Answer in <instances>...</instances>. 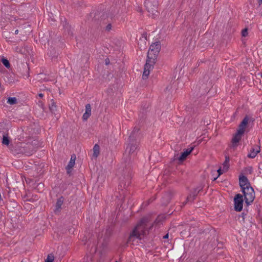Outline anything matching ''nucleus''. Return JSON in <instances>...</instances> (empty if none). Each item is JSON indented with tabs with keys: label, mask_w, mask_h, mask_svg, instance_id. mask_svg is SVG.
<instances>
[{
	"label": "nucleus",
	"mask_w": 262,
	"mask_h": 262,
	"mask_svg": "<svg viewBox=\"0 0 262 262\" xmlns=\"http://www.w3.org/2000/svg\"><path fill=\"white\" fill-rule=\"evenodd\" d=\"M132 162L127 161V163H122L118 168L117 172V176L119 180V189H121L120 195H123V198L125 197L127 191L124 190L129 185L132 179Z\"/></svg>",
	"instance_id": "1"
},
{
	"label": "nucleus",
	"mask_w": 262,
	"mask_h": 262,
	"mask_svg": "<svg viewBox=\"0 0 262 262\" xmlns=\"http://www.w3.org/2000/svg\"><path fill=\"white\" fill-rule=\"evenodd\" d=\"M150 216L142 217L130 232L127 243L133 244L134 238L141 239V236L148 234L149 231L152 229L154 226L153 223H150Z\"/></svg>",
	"instance_id": "2"
},
{
	"label": "nucleus",
	"mask_w": 262,
	"mask_h": 262,
	"mask_svg": "<svg viewBox=\"0 0 262 262\" xmlns=\"http://www.w3.org/2000/svg\"><path fill=\"white\" fill-rule=\"evenodd\" d=\"M127 143L123 154V161L127 163V161L132 162V159L136 155L138 150V142L134 139H128Z\"/></svg>",
	"instance_id": "3"
},
{
	"label": "nucleus",
	"mask_w": 262,
	"mask_h": 262,
	"mask_svg": "<svg viewBox=\"0 0 262 262\" xmlns=\"http://www.w3.org/2000/svg\"><path fill=\"white\" fill-rule=\"evenodd\" d=\"M36 144L35 142H21L17 143L14 147V152L16 154H24L26 156L32 155L36 150Z\"/></svg>",
	"instance_id": "4"
},
{
	"label": "nucleus",
	"mask_w": 262,
	"mask_h": 262,
	"mask_svg": "<svg viewBox=\"0 0 262 262\" xmlns=\"http://www.w3.org/2000/svg\"><path fill=\"white\" fill-rule=\"evenodd\" d=\"M249 121V117L246 115L240 123L238 126V129L236 133L233 136L232 139V147L235 148L237 147V143L242 139V136L244 135L245 128L247 126Z\"/></svg>",
	"instance_id": "5"
},
{
	"label": "nucleus",
	"mask_w": 262,
	"mask_h": 262,
	"mask_svg": "<svg viewBox=\"0 0 262 262\" xmlns=\"http://www.w3.org/2000/svg\"><path fill=\"white\" fill-rule=\"evenodd\" d=\"M161 50V43L160 41H157L150 45L147 56V59L152 63H156L157 57Z\"/></svg>",
	"instance_id": "6"
},
{
	"label": "nucleus",
	"mask_w": 262,
	"mask_h": 262,
	"mask_svg": "<svg viewBox=\"0 0 262 262\" xmlns=\"http://www.w3.org/2000/svg\"><path fill=\"white\" fill-rule=\"evenodd\" d=\"M242 191L243 193L245 203L247 206L249 205L255 199L254 189L251 186H246L245 188L242 189Z\"/></svg>",
	"instance_id": "7"
},
{
	"label": "nucleus",
	"mask_w": 262,
	"mask_h": 262,
	"mask_svg": "<svg viewBox=\"0 0 262 262\" xmlns=\"http://www.w3.org/2000/svg\"><path fill=\"white\" fill-rule=\"evenodd\" d=\"M144 6L147 11L154 15L155 12H157L158 1V0H145Z\"/></svg>",
	"instance_id": "8"
},
{
	"label": "nucleus",
	"mask_w": 262,
	"mask_h": 262,
	"mask_svg": "<svg viewBox=\"0 0 262 262\" xmlns=\"http://www.w3.org/2000/svg\"><path fill=\"white\" fill-rule=\"evenodd\" d=\"M192 90L194 91V94L201 96L207 94L209 91V89L206 83L200 82Z\"/></svg>",
	"instance_id": "9"
},
{
	"label": "nucleus",
	"mask_w": 262,
	"mask_h": 262,
	"mask_svg": "<svg viewBox=\"0 0 262 262\" xmlns=\"http://www.w3.org/2000/svg\"><path fill=\"white\" fill-rule=\"evenodd\" d=\"M243 196L242 194H236L234 198V210L236 211H241L243 207Z\"/></svg>",
	"instance_id": "10"
},
{
	"label": "nucleus",
	"mask_w": 262,
	"mask_h": 262,
	"mask_svg": "<svg viewBox=\"0 0 262 262\" xmlns=\"http://www.w3.org/2000/svg\"><path fill=\"white\" fill-rule=\"evenodd\" d=\"M155 63H152L149 60H146V63L144 66V70L142 75V78L146 79L148 78L150 70L153 69Z\"/></svg>",
	"instance_id": "11"
},
{
	"label": "nucleus",
	"mask_w": 262,
	"mask_h": 262,
	"mask_svg": "<svg viewBox=\"0 0 262 262\" xmlns=\"http://www.w3.org/2000/svg\"><path fill=\"white\" fill-rule=\"evenodd\" d=\"M204 186L202 184L199 185L195 188L187 198V201H193L197 196L198 194L203 189Z\"/></svg>",
	"instance_id": "12"
},
{
	"label": "nucleus",
	"mask_w": 262,
	"mask_h": 262,
	"mask_svg": "<svg viewBox=\"0 0 262 262\" xmlns=\"http://www.w3.org/2000/svg\"><path fill=\"white\" fill-rule=\"evenodd\" d=\"M173 192L171 191H169L165 192L161 199V203L162 205L166 206L167 205L171 200L172 196H173Z\"/></svg>",
	"instance_id": "13"
},
{
	"label": "nucleus",
	"mask_w": 262,
	"mask_h": 262,
	"mask_svg": "<svg viewBox=\"0 0 262 262\" xmlns=\"http://www.w3.org/2000/svg\"><path fill=\"white\" fill-rule=\"evenodd\" d=\"M76 159V157L75 154H73L72 155H71L70 160L68 164L67 165V174H70L71 172V169L74 167L75 165Z\"/></svg>",
	"instance_id": "14"
},
{
	"label": "nucleus",
	"mask_w": 262,
	"mask_h": 262,
	"mask_svg": "<svg viewBox=\"0 0 262 262\" xmlns=\"http://www.w3.org/2000/svg\"><path fill=\"white\" fill-rule=\"evenodd\" d=\"M239 186L241 188V189H243V188H245L246 186H250V184L249 182V181L247 178L243 175L240 176L239 177Z\"/></svg>",
	"instance_id": "15"
},
{
	"label": "nucleus",
	"mask_w": 262,
	"mask_h": 262,
	"mask_svg": "<svg viewBox=\"0 0 262 262\" xmlns=\"http://www.w3.org/2000/svg\"><path fill=\"white\" fill-rule=\"evenodd\" d=\"M193 149V146L189 148L186 149L184 152H181L180 156L178 158L179 161L183 162L185 160L187 156L190 154Z\"/></svg>",
	"instance_id": "16"
},
{
	"label": "nucleus",
	"mask_w": 262,
	"mask_h": 262,
	"mask_svg": "<svg viewBox=\"0 0 262 262\" xmlns=\"http://www.w3.org/2000/svg\"><path fill=\"white\" fill-rule=\"evenodd\" d=\"M259 152L260 146L256 145L255 148H252L250 150V152L248 154L247 157L249 158H254Z\"/></svg>",
	"instance_id": "17"
},
{
	"label": "nucleus",
	"mask_w": 262,
	"mask_h": 262,
	"mask_svg": "<svg viewBox=\"0 0 262 262\" xmlns=\"http://www.w3.org/2000/svg\"><path fill=\"white\" fill-rule=\"evenodd\" d=\"M140 130V128L138 127H135L133 131L132 132L130 136L128 137V139H134V140L137 141V138L139 137V132Z\"/></svg>",
	"instance_id": "18"
},
{
	"label": "nucleus",
	"mask_w": 262,
	"mask_h": 262,
	"mask_svg": "<svg viewBox=\"0 0 262 262\" xmlns=\"http://www.w3.org/2000/svg\"><path fill=\"white\" fill-rule=\"evenodd\" d=\"M64 198L63 196L60 197L58 200L56 204L55 212L57 213L60 211L61 207L63 204L64 201Z\"/></svg>",
	"instance_id": "19"
},
{
	"label": "nucleus",
	"mask_w": 262,
	"mask_h": 262,
	"mask_svg": "<svg viewBox=\"0 0 262 262\" xmlns=\"http://www.w3.org/2000/svg\"><path fill=\"white\" fill-rule=\"evenodd\" d=\"M0 135L3 136L2 143L4 145H9L10 140L8 138V134H6L4 131L0 132Z\"/></svg>",
	"instance_id": "20"
},
{
	"label": "nucleus",
	"mask_w": 262,
	"mask_h": 262,
	"mask_svg": "<svg viewBox=\"0 0 262 262\" xmlns=\"http://www.w3.org/2000/svg\"><path fill=\"white\" fill-rule=\"evenodd\" d=\"M49 107L50 111L53 114H55V112L57 110V106L56 105V103L53 99H51L49 104Z\"/></svg>",
	"instance_id": "21"
},
{
	"label": "nucleus",
	"mask_w": 262,
	"mask_h": 262,
	"mask_svg": "<svg viewBox=\"0 0 262 262\" xmlns=\"http://www.w3.org/2000/svg\"><path fill=\"white\" fill-rule=\"evenodd\" d=\"M230 157L228 155L225 156V160L223 164V168L225 171H227L229 168Z\"/></svg>",
	"instance_id": "22"
},
{
	"label": "nucleus",
	"mask_w": 262,
	"mask_h": 262,
	"mask_svg": "<svg viewBox=\"0 0 262 262\" xmlns=\"http://www.w3.org/2000/svg\"><path fill=\"white\" fill-rule=\"evenodd\" d=\"M100 147L98 144H96L93 147V156L97 158L99 155Z\"/></svg>",
	"instance_id": "23"
},
{
	"label": "nucleus",
	"mask_w": 262,
	"mask_h": 262,
	"mask_svg": "<svg viewBox=\"0 0 262 262\" xmlns=\"http://www.w3.org/2000/svg\"><path fill=\"white\" fill-rule=\"evenodd\" d=\"M17 102V100L15 97H9L7 100V103L11 105L15 104Z\"/></svg>",
	"instance_id": "24"
},
{
	"label": "nucleus",
	"mask_w": 262,
	"mask_h": 262,
	"mask_svg": "<svg viewBox=\"0 0 262 262\" xmlns=\"http://www.w3.org/2000/svg\"><path fill=\"white\" fill-rule=\"evenodd\" d=\"M1 61H2V62L3 63V64L7 68H9L10 67V64L9 63V61L7 60V59H6L5 58H3Z\"/></svg>",
	"instance_id": "25"
},
{
	"label": "nucleus",
	"mask_w": 262,
	"mask_h": 262,
	"mask_svg": "<svg viewBox=\"0 0 262 262\" xmlns=\"http://www.w3.org/2000/svg\"><path fill=\"white\" fill-rule=\"evenodd\" d=\"M54 256L52 254H49L45 260V262H53Z\"/></svg>",
	"instance_id": "26"
},
{
	"label": "nucleus",
	"mask_w": 262,
	"mask_h": 262,
	"mask_svg": "<svg viewBox=\"0 0 262 262\" xmlns=\"http://www.w3.org/2000/svg\"><path fill=\"white\" fill-rule=\"evenodd\" d=\"M217 172L218 173V175L216 177H214L213 179V181H215V180H216V179L220 176L224 172H226L224 170V169L223 168V169H221V167H220L219 169H217Z\"/></svg>",
	"instance_id": "27"
},
{
	"label": "nucleus",
	"mask_w": 262,
	"mask_h": 262,
	"mask_svg": "<svg viewBox=\"0 0 262 262\" xmlns=\"http://www.w3.org/2000/svg\"><path fill=\"white\" fill-rule=\"evenodd\" d=\"M91 115V104L88 103L85 105V112Z\"/></svg>",
	"instance_id": "28"
},
{
	"label": "nucleus",
	"mask_w": 262,
	"mask_h": 262,
	"mask_svg": "<svg viewBox=\"0 0 262 262\" xmlns=\"http://www.w3.org/2000/svg\"><path fill=\"white\" fill-rule=\"evenodd\" d=\"M19 32H20L21 35H25V32H24V28L23 27H20L19 30L18 29L16 30L15 31V34H17Z\"/></svg>",
	"instance_id": "29"
},
{
	"label": "nucleus",
	"mask_w": 262,
	"mask_h": 262,
	"mask_svg": "<svg viewBox=\"0 0 262 262\" xmlns=\"http://www.w3.org/2000/svg\"><path fill=\"white\" fill-rule=\"evenodd\" d=\"M165 217H164L163 216H158L157 217V218L155 220L154 223H153L154 224H158L160 222H161L162 220L164 219Z\"/></svg>",
	"instance_id": "30"
},
{
	"label": "nucleus",
	"mask_w": 262,
	"mask_h": 262,
	"mask_svg": "<svg viewBox=\"0 0 262 262\" xmlns=\"http://www.w3.org/2000/svg\"><path fill=\"white\" fill-rule=\"evenodd\" d=\"M4 16L5 17L6 19H8L11 21L12 20H16V18L13 17V16H10L9 14H7V15H6V14L5 13V15H4Z\"/></svg>",
	"instance_id": "31"
},
{
	"label": "nucleus",
	"mask_w": 262,
	"mask_h": 262,
	"mask_svg": "<svg viewBox=\"0 0 262 262\" xmlns=\"http://www.w3.org/2000/svg\"><path fill=\"white\" fill-rule=\"evenodd\" d=\"M91 115L87 113H84L82 116L83 121H86L90 117Z\"/></svg>",
	"instance_id": "32"
},
{
	"label": "nucleus",
	"mask_w": 262,
	"mask_h": 262,
	"mask_svg": "<svg viewBox=\"0 0 262 262\" xmlns=\"http://www.w3.org/2000/svg\"><path fill=\"white\" fill-rule=\"evenodd\" d=\"M242 35L243 37H246L248 35V29L247 28H245L242 31Z\"/></svg>",
	"instance_id": "33"
},
{
	"label": "nucleus",
	"mask_w": 262,
	"mask_h": 262,
	"mask_svg": "<svg viewBox=\"0 0 262 262\" xmlns=\"http://www.w3.org/2000/svg\"><path fill=\"white\" fill-rule=\"evenodd\" d=\"M246 215L244 212L241 214V215H239L238 217V220H240L241 218L242 219L240 221L241 222H242L243 223H245V217L244 216Z\"/></svg>",
	"instance_id": "34"
},
{
	"label": "nucleus",
	"mask_w": 262,
	"mask_h": 262,
	"mask_svg": "<svg viewBox=\"0 0 262 262\" xmlns=\"http://www.w3.org/2000/svg\"><path fill=\"white\" fill-rule=\"evenodd\" d=\"M112 25L111 24H108L105 27V30L107 31H109L111 30Z\"/></svg>",
	"instance_id": "35"
},
{
	"label": "nucleus",
	"mask_w": 262,
	"mask_h": 262,
	"mask_svg": "<svg viewBox=\"0 0 262 262\" xmlns=\"http://www.w3.org/2000/svg\"><path fill=\"white\" fill-rule=\"evenodd\" d=\"M105 64L106 65H108V64H110V59H109L108 58H107L105 59Z\"/></svg>",
	"instance_id": "36"
},
{
	"label": "nucleus",
	"mask_w": 262,
	"mask_h": 262,
	"mask_svg": "<svg viewBox=\"0 0 262 262\" xmlns=\"http://www.w3.org/2000/svg\"><path fill=\"white\" fill-rule=\"evenodd\" d=\"M142 37L144 38L146 40H147V33L144 32L142 35Z\"/></svg>",
	"instance_id": "37"
},
{
	"label": "nucleus",
	"mask_w": 262,
	"mask_h": 262,
	"mask_svg": "<svg viewBox=\"0 0 262 262\" xmlns=\"http://www.w3.org/2000/svg\"><path fill=\"white\" fill-rule=\"evenodd\" d=\"M168 236H169L168 233H167L166 234H165V235L163 236V239H167V238H168Z\"/></svg>",
	"instance_id": "38"
},
{
	"label": "nucleus",
	"mask_w": 262,
	"mask_h": 262,
	"mask_svg": "<svg viewBox=\"0 0 262 262\" xmlns=\"http://www.w3.org/2000/svg\"><path fill=\"white\" fill-rule=\"evenodd\" d=\"M68 34L69 35H73V33H72V32L70 30H68Z\"/></svg>",
	"instance_id": "39"
},
{
	"label": "nucleus",
	"mask_w": 262,
	"mask_h": 262,
	"mask_svg": "<svg viewBox=\"0 0 262 262\" xmlns=\"http://www.w3.org/2000/svg\"><path fill=\"white\" fill-rule=\"evenodd\" d=\"M8 9V7L7 6H5V8H2V13L3 12V10H4L5 11L6 10V9Z\"/></svg>",
	"instance_id": "40"
},
{
	"label": "nucleus",
	"mask_w": 262,
	"mask_h": 262,
	"mask_svg": "<svg viewBox=\"0 0 262 262\" xmlns=\"http://www.w3.org/2000/svg\"><path fill=\"white\" fill-rule=\"evenodd\" d=\"M69 232L70 233H73V232H74V229H69Z\"/></svg>",
	"instance_id": "41"
},
{
	"label": "nucleus",
	"mask_w": 262,
	"mask_h": 262,
	"mask_svg": "<svg viewBox=\"0 0 262 262\" xmlns=\"http://www.w3.org/2000/svg\"><path fill=\"white\" fill-rule=\"evenodd\" d=\"M39 97L42 98L43 96V94L42 93H40L38 94Z\"/></svg>",
	"instance_id": "42"
},
{
	"label": "nucleus",
	"mask_w": 262,
	"mask_h": 262,
	"mask_svg": "<svg viewBox=\"0 0 262 262\" xmlns=\"http://www.w3.org/2000/svg\"><path fill=\"white\" fill-rule=\"evenodd\" d=\"M187 202H188V201H187L186 202L183 203V205H182V207L185 206L186 205V204L187 203Z\"/></svg>",
	"instance_id": "43"
},
{
	"label": "nucleus",
	"mask_w": 262,
	"mask_h": 262,
	"mask_svg": "<svg viewBox=\"0 0 262 262\" xmlns=\"http://www.w3.org/2000/svg\"><path fill=\"white\" fill-rule=\"evenodd\" d=\"M258 3L259 5H260L262 3V0H258Z\"/></svg>",
	"instance_id": "44"
},
{
	"label": "nucleus",
	"mask_w": 262,
	"mask_h": 262,
	"mask_svg": "<svg viewBox=\"0 0 262 262\" xmlns=\"http://www.w3.org/2000/svg\"><path fill=\"white\" fill-rule=\"evenodd\" d=\"M86 238H85V239H84V238H83V239H82V241H83V242H84V241H86Z\"/></svg>",
	"instance_id": "45"
},
{
	"label": "nucleus",
	"mask_w": 262,
	"mask_h": 262,
	"mask_svg": "<svg viewBox=\"0 0 262 262\" xmlns=\"http://www.w3.org/2000/svg\"><path fill=\"white\" fill-rule=\"evenodd\" d=\"M152 200H151V199H149V200H148V202H152Z\"/></svg>",
	"instance_id": "46"
},
{
	"label": "nucleus",
	"mask_w": 262,
	"mask_h": 262,
	"mask_svg": "<svg viewBox=\"0 0 262 262\" xmlns=\"http://www.w3.org/2000/svg\"><path fill=\"white\" fill-rule=\"evenodd\" d=\"M172 213V211L171 212H170L169 211V215H170Z\"/></svg>",
	"instance_id": "47"
},
{
	"label": "nucleus",
	"mask_w": 262,
	"mask_h": 262,
	"mask_svg": "<svg viewBox=\"0 0 262 262\" xmlns=\"http://www.w3.org/2000/svg\"><path fill=\"white\" fill-rule=\"evenodd\" d=\"M72 185V184H71V185L70 184H68V186H71Z\"/></svg>",
	"instance_id": "48"
},
{
	"label": "nucleus",
	"mask_w": 262,
	"mask_h": 262,
	"mask_svg": "<svg viewBox=\"0 0 262 262\" xmlns=\"http://www.w3.org/2000/svg\"><path fill=\"white\" fill-rule=\"evenodd\" d=\"M166 90H168V86L166 87Z\"/></svg>",
	"instance_id": "49"
},
{
	"label": "nucleus",
	"mask_w": 262,
	"mask_h": 262,
	"mask_svg": "<svg viewBox=\"0 0 262 262\" xmlns=\"http://www.w3.org/2000/svg\"><path fill=\"white\" fill-rule=\"evenodd\" d=\"M38 185H42V184H41V183H39V184H38Z\"/></svg>",
	"instance_id": "50"
},
{
	"label": "nucleus",
	"mask_w": 262,
	"mask_h": 262,
	"mask_svg": "<svg viewBox=\"0 0 262 262\" xmlns=\"http://www.w3.org/2000/svg\"><path fill=\"white\" fill-rule=\"evenodd\" d=\"M88 57H86L87 58H89V55H86Z\"/></svg>",
	"instance_id": "51"
},
{
	"label": "nucleus",
	"mask_w": 262,
	"mask_h": 262,
	"mask_svg": "<svg viewBox=\"0 0 262 262\" xmlns=\"http://www.w3.org/2000/svg\"><path fill=\"white\" fill-rule=\"evenodd\" d=\"M116 262H118V261H116Z\"/></svg>",
	"instance_id": "52"
}]
</instances>
